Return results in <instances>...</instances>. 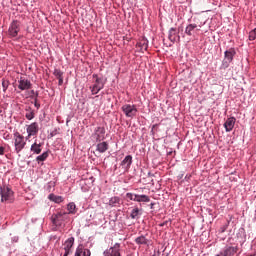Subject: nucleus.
<instances>
[{"label": "nucleus", "mask_w": 256, "mask_h": 256, "mask_svg": "<svg viewBox=\"0 0 256 256\" xmlns=\"http://www.w3.org/2000/svg\"><path fill=\"white\" fill-rule=\"evenodd\" d=\"M1 203H13L14 193L9 186L0 187Z\"/></svg>", "instance_id": "f257e3e1"}, {"label": "nucleus", "mask_w": 256, "mask_h": 256, "mask_svg": "<svg viewBox=\"0 0 256 256\" xmlns=\"http://www.w3.org/2000/svg\"><path fill=\"white\" fill-rule=\"evenodd\" d=\"M25 145H27L25 137L19 132L14 133V147L17 154L25 149Z\"/></svg>", "instance_id": "f03ea898"}, {"label": "nucleus", "mask_w": 256, "mask_h": 256, "mask_svg": "<svg viewBox=\"0 0 256 256\" xmlns=\"http://www.w3.org/2000/svg\"><path fill=\"white\" fill-rule=\"evenodd\" d=\"M67 215H68L67 212H62V211L57 212L56 214H53L51 216V221L53 225H55V227H61L63 225V222L69 219Z\"/></svg>", "instance_id": "7ed1b4c3"}, {"label": "nucleus", "mask_w": 256, "mask_h": 256, "mask_svg": "<svg viewBox=\"0 0 256 256\" xmlns=\"http://www.w3.org/2000/svg\"><path fill=\"white\" fill-rule=\"evenodd\" d=\"M93 79H96V80L94 85L90 87V89H91L92 95H97V93H99V91H101V89L105 87V81H103V78H99L97 74H93Z\"/></svg>", "instance_id": "20e7f679"}, {"label": "nucleus", "mask_w": 256, "mask_h": 256, "mask_svg": "<svg viewBox=\"0 0 256 256\" xmlns=\"http://www.w3.org/2000/svg\"><path fill=\"white\" fill-rule=\"evenodd\" d=\"M19 31H21V22L18 20L12 21L8 29L9 37H17V35H19Z\"/></svg>", "instance_id": "39448f33"}, {"label": "nucleus", "mask_w": 256, "mask_h": 256, "mask_svg": "<svg viewBox=\"0 0 256 256\" xmlns=\"http://www.w3.org/2000/svg\"><path fill=\"white\" fill-rule=\"evenodd\" d=\"M237 55V52L235 51V48H230L229 50H226L224 52V61L222 63L223 67L227 68L229 67V64L233 62V58Z\"/></svg>", "instance_id": "423d86ee"}, {"label": "nucleus", "mask_w": 256, "mask_h": 256, "mask_svg": "<svg viewBox=\"0 0 256 256\" xmlns=\"http://www.w3.org/2000/svg\"><path fill=\"white\" fill-rule=\"evenodd\" d=\"M26 132L28 134L26 136V140L31 139V137L37 136V133H39V124L37 122L31 123L26 127Z\"/></svg>", "instance_id": "0eeeda50"}, {"label": "nucleus", "mask_w": 256, "mask_h": 256, "mask_svg": "<svg viewBox=\"0 0 256 256\" xmlns=\"http://www.w3.org/2000/svg\"><path fill=\"white\" fill-rule=\"evenodd\" d=\"M122 111L126 115V117H130L133 119L135 115H137V106L131 104H125L122 106Z\"/></svg>", "instance_id": "6e6552de"}, {"label": "nucleus", "mask_w": 256, "mask_h": 256, "mask_svg": "<svg viewBox=\"0 0 256 256\" xmlns=\"http://www.w3.org/2000/svg\"><path fill=\"white\" fill-rule=\"evenodd\" d=\"M33 87V84H31V81L25 77H20L18 80V89L20 91H29Z\"/></svg>", "instance_id": "1a4fd4ad"}, {"label": "nucleus", "mask_w": 256, "mask_h": 256, "mask_svg": "<svg viewBox=\"0 0 256 256\" xmlns=\"http://www.w3.org/2000/svg\"><path fill=\"white\" fill-rule=\"evenodd\" d=\"M120 247L121 245L116 243L113 247L104 251V256H121Z\"/></svg>", "instance_id": "9d476101"}, {"label": "nucleus", "mask_w": 256, "mask_h": 256, "mask_svg": "<svg viewBox=\"0 0 256 256\" xmlns=\"http://www.w3.org/2000/svg\"><path fill=\"white\" fill-rule=\"evenodd\" d=\"M237 251H239V248L237 246H228L224 249L223 252H220V254H218L217 256H234Z\"/></svg>", "instance_id": "9b49d317"}, {"label": "nucleus", "mask_w": 256, "mask_h": 256, "mask_svg": "<svg viewBox=\"0 0 256 256\" xmlns=\"http://www.w3.org/2000/svg\"><path fill=\"white\" fill-rule=\"evenodd\" d=\"M168 39L172 42L175 43V41H181V36H179V32L175 28H171L169 30V35Z\"/></svg>", "instance_id": "f8f14e48"}, {"label": "nucleus", "mask_w": 256, "mask_h": 256, "mask_svg": "<svg viewBox=\"0 0 256 256\" xmlns=\"http://www.w3.org/2000/svg\"><path fill=\"white\" fill-rule=\"evenodd\" d=\"M235 117H230L226 120V122L224 123V127L227 131V133H229L230 131H233V127H235Z\"/></svg>", "instance_id": "ddd939ff"}, {"label": "nucleus", "mask_w": 256, "mask_h": 256, "mask_svg": "<svg viewBox=\"0 0 256 256\" xmlns=\"http://www.w3.org/2000/svg\"><path fill=\"white\" fill-rule=\"evenodd\" d=\"M132 163H133V156L127 155V156L123 159V161L121 162V166L123 167V169H130Z\"/></svg>", "instance_id": "4468645a"}, {"label": "nucleus", "mask_w": 256, "mask_h": 256, "mask_svg": "<svg viewBox=\"0 0 256 256\" xmlns=\"http://www.w3.org/2000/svg\"><path fill=\"white\" fill-rule=\"evenodd\" d=\"M75 256H91V251L87 248H83V246H78Z\"/></svg>", "instance_id": "2eb2a0df"}, {"label": "nucleus", "mask_w": 256, "mask_h": 256, "mask_svg": "<svg viewBox=\"0 0 256 256\" xmlns=\"http://www.w3.org/2000/svg\"><path fill=\"white\" fill-rule=\"evenodd\" d=\"M25 111H26L25 117L26 119H28V121L35 119V110H33V108L28 106L26 107Z\"/></svg>", "instance_id": "dca6fc26"}, {"label": "nucleus", "mask_w": 256, "mask_h": 256, "mask_svg": "<svg viewBox=\"0 0 256 256\" xmlns=\"http://www.w3.org/2000/svg\"><path fill=\"white\" fill-rule=\"evenodd\" d=\"M67 211L68 215H75V213H77V206L75 205V202H70L67 205Z\"/></svg>", "instance_id": "f3484780"}, {"label": "nucleus", "mask_w": 256, "mask_h": 256, "mask_svg": "<svg viewBox=\"0 0 256 256\" xmlns=\"http://www.w3.org/2000/svg\"><path fill=\"white\" fill-rule=\"evenodd\" d=\"M149 201H151L149 196L136 194V202L137 203H149Z\"/></svg>", "instance_id": "a211bd4d"}, {"label": "nucleus", "mask_w": 256, "mask_h": 256, "mask_svg": "<svg viewBox=\"0 0 256 256\" xmlns=\"http://www.w3.org/2000/svg\"><path fill=\"white\" fill-rule=\"evenodd\" d=\"M108 149L109 144L107 142H101L97 144V151H99V153H105V151H107Z\"/></svg>", "instance_id": "6ab92c4d"}, {"label": "nucleus", "mask_w": 256, "mask_h": 256, "mask_svg": "<svg viewBox=\"0 0 256 256\" xmlns=\"http://www.w3.org/2000/svg\"><path fill=\"white\" fill-rule=\"evenodd\" d=\"M30 150H31L32 153H35V155H40V153H41V144H37V142H34L31 145Z\"/></svg>", "instance_id": "aec40b11"}, {"label": "nucleus", "mask_w": 256, "mask_h": 256, "mask_svg": "<svg viewBox=\"0 0 256 256\" xmlns=\"http://www.w3.org/2000/svg\"><path fill=\"white\" fill-rule=\"evenodd\" d=\"M48 199L50 201H53L54 203H63V196H57L55 194H50L48 196Z\"/></svg>", "instance_id": "412c9836"}, {"label": "nucleus", "mask_w": 256, "mask_h": 256, "mask_svg": "<svg viewBox=\"0 0 256 256\" xmlns=\"http://www.w3.org/2000/svg\"><path fill=\"white\" fill-rule=\"evenodd\" d=\"M196 29L197 24H189L185 29V33L186 35H189L191 37V35H193V31H195Z\"/></svg>", "instance_id": "4be33fe9"}, {"label": "nucleus", "mask_w": 256, "mask_h": 256, "mask_svg": "<svg viewBox=\"0 0 256 256\" xmlns=\"http://www.w3.org/2000/svg\"><path fill=\"white\" fill-rule=\"evenodd\" d=\"M141 217V210L139 208H134L130 213L131 219H139Z\"/></svg>", "instance_id": "5701e85b"}, {"label": "nucleus", "mask_w": 256, "mask_h": 256, "mask_svg": "<svg viewBox=\"0 0 256 256\" xmlns=\"http://www.w3.org/2000/svg\"><path fill=\"white\" fill-rule=\"evenodd\" d=\"M135 243L137 245H147V243H149V240H147L145 236H140L135 239Z\"/></svg>", "instance_id": "b1692460"}, {"label": "nucleus", "mask_w": 256, "mask_h": 256, "mask_svg": "<svg viewBox=\"0 0 256 256\" xmlns=\"http://www.w3.org/2000/svg\"><path fill=\"white\" fill-rule=\"evenodd\" d=\"M121 199H119V197H112L109 200L108 205H110V207H117V205H119Z\"/></svg>", "instance_id": "393cba45"}, {"label": "nucleus", "mask_w": 256, "mask_h": 256, "mask_svg": "<svg viewBox=\"0 0 256 256\" xmlns=\"http://www.w3.org/2000/svg\"><path fill=\"white\" fill-rule=\"evenodd\" d=\"M47 157H49V152H44L41 155L36 157V161L37 163H43V161H45Z\"/></svg>", "instance_id": "a878e982"}, {"label": "nucleus", "mask_w": 256, "mask_h": 256, "mask_svg": "<svg viewBox=\"0 0 256 256\" xmlns=\"http://www.w3.org/2000/svg\"><path fill=\"white\" fill-rule=\"evenodd\" d=\"M96 133H97V139H99V140L103 139L104 135H105V128L98 127L96 130Z\"/></svg>", "instance_id": "bb28decb"}, {"label": "nucleus", "mask_w": 256, "mask_h": 256, "mask_svg": "<svg viewBox=\"0 0 256 256\" xmlns=\"http://www.w3.org/2000/svg\"><path fill=\"white\" fill-rule=\"evenodd\" d=\"M9 85H11V83L9 82V80L2 79V89H3V93H7V89H9Z\"/></svg>", "instance_id": "cd10ccee"}, {"label": "nucleus", "mask_w": 256, "mask_h": 256, "mask_svg": "<svg viewBox=\"0 0 256 256\" xmlns=\"http://www.w3.org/2000/svg\"><path fill=\"white\" fill-rule=\"evenodd\" d=\"M256 40V28L249 33V41H255Z\"/></svg>", "instance_id": "c85d7f7f"}, {"label": "nucleus", "mask_w": 256, "mask_h": 256, "mask_svg": "<svg viewBox=\"0 0 256 256\" xmlns=\"http://www.w3.org/2000/svg\"><path fill=\"white\" fill-rule=\"evenodd\" d=\"M127 199H130V201H136L137 199V194H133V193H127L126 194Z\"/></svg>", "instance_id": "c756f323"}, {"label": "nucleus", "mask_w": 256, "mask_h": 256, "mask_svg": "<svg viewBox=\"0 0 256 256\" xmlns=\"http://www.w3.org/2000/svg\"><path fill=\"white\" fill-rule=\"evenodd\" d=\"M54 75H55V77H57V79L63 78V72H61V70L56 69V71H54Z\"/></svg>", "instance_id": "7c9ffc66"}, {"label": "nucleus", "mask_w": 256, "mask_h": 256, "mask_svg": "<svg viewBox=\"0 0 256 256\" xmlns=\"http://www.w3.org/2000/svg\"><path fill=\"white\" fill-rule=\"evenodd\" d=\"M34 107H36V109H39V107H41V104H39V102H37V98H35V100H34Z\"/></svg>", "instance_id": "2f4dec72"}, {"label": "nucleus", "mask_w": 256, "mask_h": 256, "mask_svg": "<svg viewBox=\"0 0 256 256\" xmlns=\"http://www.w3.org/2000/svg\"><path fill=\"white\" fill-rule=\"evenodd\" d=\"M5 154V148L3 146H0V155Z\"/></svg>", "instance_id": "473e14b6"}, {"label": "nucleus", "mask_w": 256, "mask_h": 256, "mask_svg": "<svg viewBox=\"0 0 256 256\" xmlns=\"http://www.w3.org/2000/svg\"><path fill=\"white\" fill-rule=\"evenodd\" d=\"M140 45H141L142 49L147 51V43H145V42L143 44L140 43Z\"/></svg>", "instance_id": "72a5a7b5"}, {"label": "nucleus", "mask_w": 256, "mask_h": 256, "mask_svg": "<svg viewBox=\"0 0 256 256\" xmlns=\"http://www.w3.org/2000/svg\"><path fill=\"white\" fill-rule=\"evenodd\" d=\"M58 81L59 85H63V78H58Z\"/></svg>", "instance_id": "f704fd0d"}, {"label": "nucleus", "mask_w": 256, "mask_h": 256, "mask_svg": "<svg viewBox=\"0 0 256 256\" xmlns=\"http://www.w3.org/2000/svg\"><path fill=\"white\" fill-rule=\"evenodd\" d=\"M9 137V134H4V139H7Z\"/></svg>", "instance_id": "c9c22d12"}, {"label": "nucleus", "mask_w": 256, "mask_h": 256, "mask_svg": "<svg viewBox=\"0 0 256 256\" xmlns=\"http://www.w3.org/2000/svg\"><path fill=\"white\" fill-rule=\"evenodd\" d=\"M32 93H35V90H32Z\"/></svg>", "instance_id": "e433bc0d"}, {"label": "nucleus", "mask_w": 256, "mask_h": 256, "mask_svg": "<svg viewBox=\"0 0 256 256\" xmlns=\"http://www.w3.org/2000/svg\"><path fill=\"white\" fill-rule=\"evenodd\" d=\"M2 112V110L0 109V113Z\"/></svg>", "instance_id": "4c0bfd02"}]
</instances>
